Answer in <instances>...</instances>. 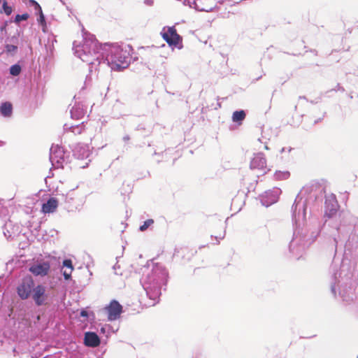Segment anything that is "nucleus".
<instances>
[{
  "instance_id": "nucleus-11",
  "label": "nucleus",
  "mask_w": 358,
  "mask_h": 358,
  "mask_svg": "<svg viewBox=\"0 0 358 358\" xmlns=\"http://www.w3.org/2000/svg\"><path fill=\"white\" fill-rule=\"evenodd\" d=\"M63 267L65 268L63 271V275L65 280L71 278L72 271H73V266L72 261L71 259H65L63 262Z\"/></svg>"
},
{
  "instance_id": "nucleus-27",
  "label": "nucleus",
  "mask_w": 358,
  "mask_h": 358,
  "mask_svg": "<svg viewBox=\"0 0 358 358\" xmlns=\"http://www.w3.org/2000/svg\"><path fill=\"white\" fill-rule=\"evenodd\" d=\"M125 140H126V141H129V136H126V137H125Z\"/></svg>"
},
{
  "instance_id": "nucleus-9",
  "label": "nucleus",
  "mask_w": 358,
  "mask_h": 358,
  "mask_svg": "<svg viewBox=\"0 0 358 358\" xmlns=\"http://www.w3.org/2000/svg\"><path fill=\"white\" fill-rule=\"evenodd\" d=\"M84 343L88 347H97L100 345V339L94 332H86L85 334Z\"/></svg>"
},
{
  "instance_id": "nucleus-20",
  "label": "nucleus",
  "mask_w": 358,
  "mask_h": 358,
  "mask_svg": "<svg viewBox=\"0 0 358 358\" xmlns=\"http://www.w3.org/2000/svg\"><path fill=\"white\" fill-rule=\"evenodd\" d=\"M71 131L73 133H74L75 134H80L84 130V127H80V126H76V127H71Z\"/></svg>"
},
{
  "instance_id": "nucleus-24",
  "label": "nucleus",
  "mask_w": 358,
  "mask_h": 358,
  "mask_svg": "<svg viewBox=\"0 0 358 358\" xmlns=\"http://www.w3.org/2000/svg\"><path fill=\"white\" fill-rule=\"evenodd\" d=\"M30 2L32 5L35 6V9L37 10L38 13L41 12V10H42L41 6L36 1L31 0Z\"/></svg>"
},
{
  "instance_id": "nucleus-10",
  "label": "nucleus",
  "mask_w": 358,
  "mask_h": 358,
  "mask_svg": "<svg viewBox=\"0 0 358 358\" xmlns=\"http://www.w3.org/2000/svg\"><path fill=\"white\" fill-rule=\"evenodd\" d=\"M338 210V204L336 201H327L325 202L324 215L329 218L333 217Z\"/></svg>"
},
{
  "instance_id": "nucleus-13",
  "label": "nucleus",
  "mask_w": 358,
  "mask_h": 358,
  "mask_svg": "<svg viewBox=\"0 0 358 358\" xmlns=\"http://www.w3.org/2000/svg\"><path fill=\"white\" fill-rule=\"evenodd\" d=\"M71 113L72 117L79 120L84 117L85 113L82 108L76 106L72 108Z\"/></svg>"
},
{
  "instance_id": "nucleus-4",
  "label": "nucleus",
  "mask_w": 358,
  "mask_h": 358,
  "mask_svg": "<svg viewBox=\"0 0 358 358\" xmlns=\"http://www.w3.org/2000/svg\"><path fill=\"white\" fill-rule=\"evenodd\" d=\"M161 36L169 46L176 47L182 43V37L177 33L175 27H164Z\"/></svg>"
},
{
  "instance_id": "nucleus-18",
  "label": "nucleus",
  "mask_w": 358,
  "mask_h": 358,
  "mask_svg": "<svg viewBox=\"0 0 358 358\" xmlns=\"http://www.w3.org/2000/svg\"><path fill=\"white\" fill-rule=\"evenodd\" d=\"M153 223L154 220L152 219H148L143 222V224L140 227L139 229L141 231H144Z\"/></svg>"
},
{
  "instance_id": "nucleus-17",
  "label": "nucleus",
  "mask_w": 358,
  "mask_h": 358,
  "mask_svg": "<svg viewBox=\"0 0 358 358\" xmlns=\"http://www.w3.org/2000/svg\"><path fill=\"white\" fill-rule=\"evenodd\" d=\"M2 9L3 11L7 15H10L13 12V8L11 6L8 5V3L6 0H3L2 3Z\"/></svg>"
},
{
  "instance_id": "nucleus-1",
  "label": "nucleus",
  "mask_w": 358,
  "mask_h": 358,
  "mask_svg": "<svg viewBox=\"0 0 358 358\" xmlns=\"http://www.w3.org/2000/svg\"><path fill=\"white\" fill-rule=\"evenodd\" d=\"M16 292L17 296L22 300L31 298L36 305L38 306L44 304L48 298L46 287L41 284L36 285L31 275H26L22 278L16 287Z\"/></svg>"
},
{
  "instance_id": "nucleus-28",
  "label": "nucleus",
  "mask_w": 358,
  "mask_h": 358,
  "mask_svg": "<svg viewBox=\"0 0 358 358\" xmlns=\"http://www.w3.org/2000/svg\"><path fill=\"white\" fill-rule=\"evenodd\" d=\"M357 358H358V355H357Z\"/></svg>"
},
{
  "instance_id": "nucleus-3",
  "label": "nucleus",
  "mask_w": 358,
  "mask_h": 358,
  "mask_svg": "<svg viewBox=\"0 0 358 358\" xmlns=\"http://www.w3.org/2000/svg\"><path fill=\"white\" fill-rule=\"evenodd\" d=\"M100 45L97 40L92 38H85L82 45L76 52L78 57L85 62L92 64L94 56L99 52Z\"/></svg>"
},
{
  "instance_id": "nucleus-22",
  "label": "nucleus",
  "mask_w": 358,
  "mask_h": 358,
  "mask_svg": "<svg viewBox=\"0 0 358 358\" xmlns=\"http://www.w3.org/2000/svg\"><path fill=\"white\" fill-rule=\"evenodd\" d=\"M199 9L203 11L210 12V11L213 10V5H206V6H201Z\"/></svg>"
},
{
  "instance_id": "nucleus-7",
  "label": "nucleus",
  "mask_w": 358,
  "mask_h": 358,
  "mask_svg": "<svg viewBox=\"0 0 358 358\" xmlns=\"http://www.w3.org/2000/svg\"><path fill=\"white\" fill-rule=\"evenodd\" d=\"M250 169L263 171L266 173V159L263 153L255 154L250 162Z\"/></svg>"
},
{
  "instance_id": "nucleus-21",
  "label": "nucleus",
  "mask_w": 358,
  "mask_h": 358,
  "mask_svg": "<svg viewBox=\"0 0 358 358\" xmlns=\"http://www.w3.org/2000/svg\"><path fill=\"white\" fill-rule=\"evenodd\" d=\"M17 47L14 45L8 44L6 46V50L8 52H16Z\"/></svg>"
},
{
  "instance_id": "nucleus-5",
  "label": "nucleus",
  "mask_w": 358,
  "mask_h": 358,
  "mask_svg": "<svg viewBox=\"0 0 358 358\" xmlns=\"http://www.w3.org/2000/svg\"><path fill=\"white\" fill-rule=\"evenodd\" d=\"M29 271L35 276L44 277L50 271V264L48 262H37L30 266Z\"/></svg>"
},
{
  "instance_id": "nucleus-26",
  "label": "nucleus",
  "mask_w": 358,
  "mask_h": 358,
  "mask_svg": "<svg viewBox=\"0 0 358 358\" xmlns=\"http://www.w3.org/2000/svg\"><path fill=\"white\" fill-rule=\"evenodd\" d=\"M145 3L148 6H152L153 4V0H145Z\"/></svg>"
},
{
  "instance_id": "nucleus-12",
  "label": "nucleus",
  "mask_w": 358,
  "mask_h": 358,
  "mask_svg": "<svg viewBox=\"0 0 358 358\" xmlns=\"http://www.w3.org/2000/svg\"><path fill=\"white\" fill-rule=\"evenodd\" d=\"M0 112L4 117H10L13 112L12 104L9 102H4L0 106Z\"/></svg>"
},
{
  "instance_id": "nucleus-23",
  "label": "nucleus",
  "mask_w": 358,
  "mask_h": 358,
  "mask_svg": "<svg viewBox=\"0 0 358 358\" xmlns=\"http://www.w3.org/2000/svg\"><path fill=\"white\" fill-rule=\"evenodd\" d=\"M38 21L42 25H45V16H44L42 10H41V12H39V18H38Z\"/></svg>"
},
{
  "instance_id": "nucleus-2",
  "label": "nucleus",
  "mask_w": 358,
  "mask_h": 358,
  "mask_svg": "<svg viewBox=\"0 0 358 358\" xmlns=\"http://www.w3.org/2000/svg\"><path fill=\"white\" fill-rule=\"evenodd\" d=\"M106 59L110 68L114 71H120L128 66L129 57L127 51L117 45L110 47Z\"/></svg>"
},
{
  "instance_id": "nucleus-14",
  "label": "nucleus",
  "mask_w": 358,
  "mask_h": 358,
  "mask_svg": "<svg viewBox=\"0 0 358 358\" xmlns=\"http://www.w3.org/2000/svg\"><path fill=\"white\" fill-rule=\"evenodd\" d=\"M246 114L244 110H236L233 113L232 120L234 122H241L245 118Z\"/></svg>"
},
{
  "instance_id": "nucleus-15",
  "label": "nucleus",
  "mask_w": 358,
  "mask_h": 358,
  "mask_svg": "<svg viewBox=\"0 0 358 358\" xmlns=\"http://www.w3.org/2000/svg\"><path fill=\"white\" fill-rule=\"evenodd\" d=\"M289 172L288 171H277L275 176L278 180H286L289 177Z\"/></svg>"
},
{
  "instance_id": "nucleus-19",
  "label": "nucleus",
  "mask_w": 358,
  "mask_h": 358,
  "mask_svg": "<svg viewBox=\"0 0 358 358\" xmlns=\"http://www.w3.org/2000/svg\"><path fill=\"white\" fill-rule=\"evenodd\" d=\"M29 18V14L28 13H24L22 15H17L15 18V22L16 23H19L22 20H27Z\"/></svg>"
},
{
  "instance_id": "nucleus-16",
  "label": "nucleus",
  "mask_w": 358,
  "mask_h": 358,
  "mask_svg": "<svg viewBox=\"0 0 358 358\" xmlns=\"http://www.w3.org/2000/svg\"><path fill=\"white\" fill-rule=\"evenodd\" d=\"M21 72V67L18 64H14L10 68V73L13 76H17Z\"/></svg>"
},
{
  "instance_id": "nucleus-8",
  "label": "nucleus",
  "mask_w": 358,
  "mask_h": 358,
  "mask_svg": "<svg viewBox=\"0 0 358 358\" xmlns=\"http://www.w3.org/2000/svg\"><path fill=\"white\" fill-rule=\"evenodd\" d=\"M59 206L58 199L55 197H50L46 203L42 205L41 211L46 213H52L56 211Z\"/></svg>"
},
{
  "instance_id": "nucleus-6",
  "label": "nucleus",
  "mask_w": 358,
  "mask_h": 358,
  "mask_svg": "<svg viewBox=\"0 0 358 358\" xmlns=\"http://www.w3.org/2000/svg\"><path fill=\"white\" fill-rule=\"evenodd\" d=\"M108 313V320L110 321L118 319L122 312V306L118 301L113 300L109 305L106 307Z\"/></svg>"
},
{
  "instance_id": "nucleus-25",
  "label": "nucleus",
  "mask_w": 358,
  "mask_h": 358,
  "mask_svg": "<svg viewBox=\"0 0 358 358\" xmlns=\"http://www.w3.org/2000/svg\"><path fill=\"white\" fill-rule=\"evenodd\" d=\"M88 314H87V312L85 310H83L81 312H80V316L81 317H87Z\"/></svg>"
}]
</instances>
